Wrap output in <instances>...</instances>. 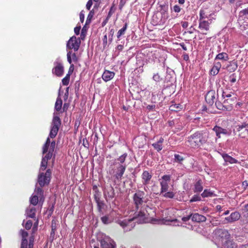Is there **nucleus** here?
Returning a JSON list of instances; mask_svg holds the SVG:
<instances>
[{
	"label": "nucleus",
	"instance_id": "obj_42",
	"mask_svg": "<svg viewBox=\"0 0 248 248\" xmlns=\"http://www.w3.org/2000/svg\"><path fill=\"white\" fill-rule=\"evenodd\" d=\"M180 108L179 107V105L178 104H174L170 106V109L172 111H178V109Z\"/></svg>",
	"mask_w": 248,
	"mask_h": 248
},
{
	"label": "nucleus",
	"instance_id": "obj_37",
	"mask_svg": "<svg viewBox=\"0 0 248 248\" xmlns=\"http://www.w3.org/2000/svg\"><path fill=\"white\" fill-rule=\"evenodd\" d=\"M101 220L105 224H108L111 222V219L107 216H103L101 217Z\"/></svg>",
	"mask_w": 248,
	"mask_h": 248
},
{
	"label": "nucleus",
	"instance_id": "obj_46",
	"mask_svg": "<svg viewBox=\"0 0 248 248\" xmlns=\"http://www.w3.org/2000/svg\"><path fill=\"white\" fill-rule=\"evenodd\" d=\"M229 67H231V68H230L229 69V71L232 72V71H234L237 68V65L236 63H234L232 64H231L229 66Z\"/></svg>",
	"mask_w": 248,
	"mask_h": 248
},
{
	"label": "nucleus",
	"instance_id": "obj_18",
	"mask_svg": "<svg viewBox=\"0 0 248 248\" xmlns=\"http://www.w3.org/2000/svg\"><path fill=\"white\" fill-rule=\"evenodd\" d=\"M104 195L107 201L112 199L115 195L114 188L112 186L106 188L104 191Z\"/></svg>",
	"mask_w": 248,
	"mask_h": 248
},
{
	"label": "nucleus",
	"instance_id": "obj_54",
	"mask_svg": "<svg viewBox=\"0 0 248 248\" xmlns=\"http://www.w3.org/2000/svg\"><path fill=\"white\" fill-rule=\"evenodd\" d=\"M93 15H94V12L93 10H92L89 12V13L88 15L87 18H89V19H92Z\"/></svg>",
	"mask_w": 248,
	"mask_h": 248
},
{
	"label": "nucleus",
	"instance_id": "obj_58",
	"mask_svg": "<svg viewBox=\"0 0 248 248\" xmlns=\"http://www.w3.org/2000/svg\"><path fill=\"white\" fill-rule=\"evenodd\" d=\"M196 31V30L195 28H192V27H191L189 28V30L187 32H185V33L187 32V33L191 34V33H193L194 32V31Z\"/></svg>",
	"mask_w": 248,
	"mask_h": 248
},
{
	"label": "nucleus",
	"instance_id": "obj_12",
	"mask_svg": "<svg viewBox=\"0 0 248 248\" xmlns=\"http://www.w3.org/2000/svg\"><path fill=\"white\" fill-rule=\"evenodd\" d=\"M222 96L224 98H227L224 101V104H229L232 105L235 103L236 100V95L234 93H227L226 92H223Z\"/></svg>",
	"mask_w": 248,
	"mask_h": 248
},
{
	"label": "nucleus",
	"instance_id": "obj_17",
	"mask_svg": "<svg viewBox=\"0 0 248 248\" xmlns=\"http://www.w3.org/2000/svg\"><path fill=\"white\" fill-rule=\"evenodd\" d=\"M216 93L215 91H209L205 95V99L206 102L210 106H212L215 102L216 99Z\"/></svg>",
	"mask_w": 248,
	"mask_h": 248
},
{
	"label": "nucleus",
	"instance_id": "obj_16",
	"mask_svg": "<svg viewBox=\"0 0 248 248\" xmlns=\"http://www.w3.org/2000/svg\"><path fill=\"white\" fill-rule=\"evenodd\" d=\"M208 8L203 7L200 9L199 13V20H207L208 19H212L211 17V14L208 11Z\"/></svg>",
	"mask_w": 248,
	"mask_h": 248
},
{
	"label": "nucleus",
	"instance_id": "obj_6",
	"mask_svg": "<svg viewBox=\"0 0 248 248\" xmlns=\"http://www.w3.org/2000/svg\"><path fill=\"white\" fill-rule=\"evenodd\" d=\"M52 72L57 77H62L64 73V67L62 61L58 58L54 62V67Z\"/></svg>",
	"mask_w": 248,
	"mask_h": 248
},
{
	"label": "nucleus",
	"instance_id": "obj_63",
	"mask_svg": "<svg viewBox=\"0 0 248 248\" xmlns=\"http://www.w3.org/2000/svg\"><path fill=\"white\" fill-rule=\"evenodd\" d=\"M190 217H191V215L190 216H188L186 217H183L182 218V220L183 221L186 222V221H188L190 219Z\"/></svg>",
	"mask_w": 248,
	"mask_h": 248
},
{
	"label": "nucleus",
	"instance_id": "obj_2",
	"mask_svg": "<svg viewBox=\"0 0 248 248\" xmlns=\"http://www.w3.org/2000/svg\"><path fill=\"white\" fill-rule=\"evenodd\" d=\"M145 193L143 191H139L134 194L133 201L137 211L135 213L134 217L132 219L123 220H118V223L122 226L125 231H128L133 227L132 226V220L134 218L137 219V222L139 223H143L146 222V217L145 212L142 210L143 205L145 202L144 201Z\"/></svg>",
	"mask_w": 248,
	"mask_h": 248
},
{
	"label": "nucleus",
	"instance_id": "obj_22",
	"mask_svg": "<svg viewBox=\"0 0 248 248\" xmlns=\"http://www.w3.org/2000/svg\"><path fill=\"white\" fill-rule=\"evenodd\" d=\"M152 177V175L148 171H143L141 175L143 184L145 185L148 184Z\"/></svg>",
	"mask_w": 248,
	"mask_h": 248
},
{
	"label": "nucleus",
	"instance_id": "obj_38",
	"mask_svg": "<svg viewBox=\"0 0 248 248\" xmlns=\"http://www.w3.org/2000/svg\"><path fill=\"white\" fill-rule=\"evenodd\" d=\"M202 201L201 195L196 194L194 195L190 200V202H195Z\"/></svg>",
	"mask_w": 248,
	"mask_h": 248
},
{
	"label": "nucleus",
	"instance_id": "obj_14",
	"mask_svg": "<svg viewBox=\"0 0 248 248\" xmlns=\"http://www.w3.org/2000/svg\"><path fill=\"white\" fill-rule=\"evenodd\" d=\"M213 130L215 132L217 138H220L221 134L227 136H229L231 134V132L229 130L217 125H215L213 128Z\"/></svg>",
	"mask_w": 248,
	"mask_h": 248
},
{
	"label": "nucleus",
	"instance_id": "obj_3",
	"mask_svg": "<svg viewBox=\"0 0 248 248\" xmlns=\"http://www.w3.org/2000/svg\"><path fill=\"white\" fill-rule=\"evenodd\" d=\"M208 139L206 131H199L188 136L186 140V145L194 149H198L205 144Z\"/></svg>",
	"mask_w": 248,
	"mask_h": 248
},
{
	"label": "nucleus",
	"instance_id": "obj_39",
	"mask_svg": "<svg viewBox=\"0 0 248 248\" xmlns=\"http://www.w3.org/2000/svg\"><path fill=\"white\" fill-rule=\"evenodd\" d=\"M219 71V69L213 66L210 70V74L213 76H216L218 73Z\"/></svg>",
	"mask_w": 248,
	"mask_h": 248
},
{
	"label": "nucleus",
	"instance_id": "obj_53",
	"mask_svg": "<svg viewBox=\"0 0 248 248\" xmlns=\"http://www.w3.org/2000/svg\"><path fill=\"white\" fill-rule=\"evenodd\" d=\"M80 30V26L76 27L74 29V32L76 35H78L79 34V31Z\"/></svg>",
	"mask_w": 248,
	"mask_h": 248
},
{
	"label": "nucleus",
	"instance_id": "obj_30",
	"mask_svg": "<svg viewBox=\"0 0 248 248\" xmlns=\"http://www.w3.org/2000/svg\"><path fill=\"white\" fill-rule=\"evenodd\" d=\"M220 60L224 61H227L229 60V56L226 53H220L216 56L215 58V60Z\"/></svg>",
	"mask_w": 248,
	"mask_h": 248
},
{
	"label": "nucleus",
	"instance_id": "obj_56",
	"mask_svg": "<svg viewBox=\"0 0 248 248\" xmlns=\"http://www.w3.org/2000/svg\"><path fill=\"white\" fill-rule=\"evenodd\" d=\"M214 66H215L218 69L220 70L221 66V64L220 62H216L214 63Z\"/></svg>",
	"mask_w": 248,
	"mask_h": 248
},
{
	"label": "nucleus",
	"instance_id": "obj_33",
	"mask_svg": "<svg viewBox=\"0 0 248 248\" xmlns=\"http://www.w3.org/2000/svg\"><path fill=\"white\" fill-rule=\"evenodd\" d=\"M37 184H36V188L34 190V193L36 194V195H37L39 197H41L43 196L44 191L42 189V187H37Z\"/></svg>",
	"mask_w": 248,
	"mask_h": 248
},
{
	"label": "nucleus",
	"instance_id": "obj_23",
	"mask_svg": "<svg viewBox=\"0 0 248 248\" xmlns=\"http://www.w3.org/2000/svg\"><path fill=\"white\" fill-rule=\"evenodd\" d=\"M127 156V153H124L123 155L119 156L118 158L115 159L113 164L115 165H120V164L126 165L125 161Z\"/></svg>",
	"mask_w": 248,
	"mask_h": 248
},
{
	"label": "nucleus",
	"instance_id": "obj_26",
	"mask_svg": "<svg viewBox=\"0 0 248 248\" xmlns=\"http://www.w3.org/2000/svg\"><path fill=\"white\" fill-rule=\"evenodd\" d=\"M163 142L164 139L163 138H160L158 141L153 143L152 146L154 147L155 149L159 152L163 149L162 143Z\"/></svg>",
	"mask_w": 248,
	"mask_h": 248
},
{
	"label": "nucleus",
	"instance_id": "obj_57",
	"mask_svg": "<svg viewBox=\"0 0 248 248\" xmlns=\"http://www.w3.org/2000/svg\"><path fill=\"white\" fill-rule=\"evenodd\" d=\"M242 186L244 187V189H246V188L248 186V181H244L242 183Z\"/></svg>",
	"mask_w": 248,
	"mask_h": 248
},
{
	"label": "nucleus",
	"instance_id": "obj_44",
	"mask_svg": "<svg viewBox=\"0 0 248 248\" xmlns=\"http://www.w3.org/2000/svg\"><path fill=\"white\" fill-rule=\"evenodd\" d=\"M20 233L21 234V235L22 236V239H26V238L27 237V236L28 235V232L24 230H21L20 231Z\"/></svg>",
	"mask_w": 248,
	"mask_h": 248
},
{
	"label": "nucleus",
	"instance_id": "obj_10",
	"mask_svg": "<svg viewBox=\"0 0 248 248\" xmlns=\"http://www.w3.org/2000/svg\"><path fill=\"white\" fill-rule=\"evenodd\" d=\"M101 248H116L115 242L108 236H105L100 240Z\"/></svg>",
	"mask_w": 248,
	"mask_h": 248
},
{
	"label": "nucleus",
	"instance_id": "obj_50",
	"mask_svg": "<svg viewBox=\"0 0 248 248\" xmlns=\"http://www.w3.org/2000/svg\"><path fill=\"white\" fill-rule=\"evenodd\" d=\"M97 203L98 211L99 212H101L102 210V206H103L104 204L102 202H100L99 201H97Z\"/></svg>",
	"mask_w": 248,
	"mask_h": 248
},
{
	"label": "nucleus",
	"instance_id": "obj_7",
	"mask_svg": "<svg viewBox=\"0 0 248 248\" xmlns=\"http://www.w3.org/2000/svg\"><path fill=\"white\" fill-rule=\"evenodd\" d=\"M235 128L236 131L239 132V137L241 138L248 137V122L241 123L237 124Z\"/></svg>",
	"mask_w": 248,
	"mask_h": 248
},
{
	"label": "nucleus",
	"instance_id": "obj_19",
	"mask_svg": "<svg viewBox=\"0 0 248 248\" xmlns=\"http://www.w3.org/2000/svg\"><path fill=\"white\" fill-rule=\"evenodd\" d=\"M115 76V73L108 70H105L102 76V79L107 82L112 79Z\"/></svg>",
	"mask_w": 248,
	"mask_h": 248
},
{
	"label": "nucleus",
	"instance_id": "obj_40",
	"mask_svg": "<svg viewBox=\"0 0 248 248\" xmlns=\"http://www.w3.org/2000/svg\"><path fill=\"white\" fill-rule=\"evenodd\" d=\"M174 156L176 162H181L184 160L183 157L178 154H175Z\"/></svg>",
	"mask_w": 248,
	"mask_h": 248
},
{
	"label": "nucleus",
	"instance_id": "obj_32",
	"mask_svg": "<svg viewBox=\"0 0 248 248\" xmlns=\"http://www.w3.org/2000/svg\"><path fill=\"white\" fill-rule=\"evenodd\" d=\"M127 23H125L124 27L118 31V32H117V38L118 39H120V37L122 35L124 34L125 31L127 29Z\"/></svg>",
	"mask_w": 248,
	"mask_h": 248
},
{
	"label": "nucleus",
	"instance_id": "obj_55",
	"mask_svg": "<svg viewBox=\"0 0 248 248\" xmlns=\"http://www.w3.org/2000/svg\"><path fill=\"white\" fill-rule=\"evenodd\" d=\"M73 70H74V64L71 63V65L69 67V71H68V72L67 74H70V75H71V74H72V73L73 71Z\"/></svg>",
	"mask_w": 248,
	"mask_h": 248
},
{
	"label": "nucleus",
	"instance_id": "obj_59",
	"mask_svg": "<svg viewBox=\"0 0 248 248\" xmlns=\"http://www.w3.org/2000/svg\"><path fill=\"white\" fill-rule=\"evenodd\" d=\"M188 23L187 22L185 21L182 23V26L183 28H186L188 27Z\"/></svg>",
	"mask_w": 248,
	"mask_h": 248
},
{
	"label": "nucleus",
	"instance_id": "obj_61",
	"mask_svg": "<svg viewBox=\"0 0 248 248\" xmlns=\"http://www.w3.org/2000/svg\"><path fill=\"white\" fill-rule=\"evenodd\" d=\"M179 45L182 47V48L185 51L187 50V47L185 44L184 43H180Z\"/></svg>",
	"mask_w": 248,
	"mask_h": 248
},
{
	"label": "nucleus",
	"instance_id": "obj_47",
	"mask_svg": "<svg viewBox=\"0 0 248 248\" xmlns=\"http://www.w3.org/2000/svg\"><path fill=\"white\" fill-rule=\"evenodd\" d=\"M239 15L240 16H243L245 15L248 16V7L241 11L239 13Z\"/></svg>",
	"mask_w": 248,
	"mask_h": 248
},
{
	"label": "nucleus",
	"instance_id": "obj_45",
	"mask_svg": "<svg viewBox=\"0 0 248 248\" xmlns=\"http://www.w3.org/2000/svg\"><path fill=\"white\" fill-rule=\"evenodd\" d=\"M114 30L112 29H111L109 31V35H108V39H109V41L110 43L112 41L113 36L114 35Z\"/></svg>",
	"mask_w": 248,
	"mask_h": 248
},
{
	"label": "nucleus",
	"instance_id": "obj_13",
	"mask_svg": "<svg viewBox=\"0 0 248 248\" xmlns=\"http://www.w3.org/2000/svg\"><path fill=\"white\" fill-rule=\"evenodd\" d=\"M126 168V165L120 164L116 167L115 177L118 180H121Z\"/></svg>",
	"mask_w": 248,
	"mask_h": 248
},
{
	"label": "nucleus",
	"instance_id": "obj_20",
	"mask_svg": "<svg viewBox=\"0 0 248 248\" xmlns=\"http://www.w3.org/2000/svg\"><path fill=\"white\" fill-rule=\"evenodd\" d=\"M203 183L202 180L199 179L194 184L193 191L194 193H200L203 190Z\"/></svg>",
	"mask_w": 248,
	"mask_h": 248
},
{
	"label": "nucleus",
	"instance_id": "obj_51",
	"mask_svg": "<svg viewBox=\"0 0 248 248\" xmlns=\"http://www.w3.org/2000/svg\"><path fill=\"white\" fill-rule=\"evenodd\" d=\"M92 5H93L92 0H89L86 4V8L88 10H90Z\"/></svg>",
	"mask_w": 248,
	"mask_h": 248
},
{
	"label": "nucleus",
	"instance_id": "obj_24",
	"mask_svg": "<svg viewBox=\"0 0 248 248\" xmlns=\"http://www.w3.org/2000/svg\"><path fill=\"white\" fill-rule=\"evenodd\" d=\"M67 61L71 64L72 62H77L78 58L75 53H72V51H69L67 54Z\"/></svg>",
	"mask_w": 248,
	"mask_h": 248
},
{
	"label": "nucleus",
	"instance_id": "obj_31",
	"mask_svg": "<svg viewBox=\"0 0 248 248\" xmlns=\"http://www.w3.org/2000/svg\"><path fill=\"white\" fill-rule=\"evenodd\" d=\"M214 195V193L209 190L205 189L201 194V196L203 198L212 197Z\"/></svg>",
	"mask_w": 248,
	"mask_h": 248
},
{
	"label": "nucleus",
	"instance_id": "obj_27",
	"mask_svg": "<svg viewBox=\"0 0 248 248\" xmlns=\"http://www.w3.org/2000/svg\"><path fill=\"white\" fill-rule=\"evenodd\" d=\"M36 208L34 207L30 206L26 209V213L27 216L31 218H35Z\"/></svg>",
	"mask_w": 248,
	"mask_h": 248
},
{
	"label": "nucleus",
	"instance_id": "obj_49",
	"mask_svg": "<svg viewBox=\"0 0 248 248\" xmlns=\"http://www.w3.org/2000/svg\"><path fill=\"white\" fill-rule=\"evenodd\" d=\"M181 8L177 5H175L173 7V10L176 13H179L180 12Z\"/></svg>",
	"mask_w": 248,
	"mask_h": 248
},
{
	"label": "nucleus",
	"instance_id": "obj_28",
	"mask_svg": "<svg viewBox=\"0 0 248 248\" xmlns=\"http://www.w3.org/2000/svg\"><path fill=\"white\" fill-rule=\"evenodd\" d=\"M221 244L222 246V248H237L236 244L230 239L228 240L227 242H225Z\"/></svg>",
	"mask_w": 248,
	"mask_h": 248
},
{
	"label": "nucleus",
	"instance_id": "obj_36",
	"mask_svg": "<svg viewBox=\"0 0 248 248\" xmlns=\"http://www.w3.org/2000/svg\"><path fill=\"white\" fill-rule=\"evenodd\" d=\"M38 197L37 195H33L30 200L31 203L33 205H36L38 202Z\"/></svg>",
	"mask_w": 248,
	"mask_h": 248
},
{
	"label": "nucleus",
	"instance_id": "obj_4",
	"mask_svg": "<svg viewBox=\"0 0 248 248\" xmlns=\"http://www.w3.org/2000/svg\"><path fill=\"white\" fill-rule=\"evenodd\" d=\"M170 175H164L161 177L160 182L161 189L160 195L166 198L173 199L175 193L171 191H168L169 186V183L170 181Z\"/></svg>",
	"mask_w": 248,
	"mask_h": 248
},
{
	"label": "nucleus",
	"instance_id": "obj_5",
	"mask_svg": "<svg viewBox=\"0 0 248 248\" xmlns=\"http://www.w3.org/2000/svg\"><path fill=\"white\" fill-rule=\"evenodd\" d=\"M51 174L50 169H48L45 174L43 172L40 173L38 176L37 184H38L41 187L48 185L50 181Z\"/></svg>",
	"mask_w": 248,
	"mask_h": 248
},
{
	"label": "nucleus",
	"instance_id": "obj_15",
	"mask_svg": "<svg viewBox=\"0 0 248 248\" xmlns=\"http://www.w3.org/2000/svg\"><path fill=\"white\" fill-rule=\"evenodd\" d=\"M240 217V214L238 212L232 213L230 216L226 217L223 220L224 223H232L238 220Z\"/></svg>",
	"mask_w": 248,
	"mask_h": 248
},
{
	"label": "nucleus",
	"instance_id": "obj_34",
	"mask_svg": "<svg viewBox=\"0 0 248 248\" xmlns=\"http://www.w3.org/2000/svg\"><path fill=\"white\" fill-rule=\"evenodd\" d=\"M163 78L161 77V76L159 74V73H157L156 74H154L153 76V79L156 83H159L163 80Z\"/></svg>",
	"mask_w": 248,
	"mask_h": 248
},
{
	"label": "nucleus",
	"instance_id": "obj_35",
	"mask_svg": "<svg viewBox=\"0 0 248 248\" xmlns=\"http://www.w3.org/2000/svg\"><path fill=\"white\" fill-rule=\"evenodd\" d=\"M70 74H67L66 76L62 79V83L64 86L68 85L70 80Z\"/></svg>",
	"mask_w": 248,
	"mask_h": 248
},
{
	"label": "nucleus",
	"instance_id": "obj_25",
	"mask_svg": "<svg viewBox=\"0 0 248 248\" xmlns=\"http://www.w3.org/2000/svg\"><path fill=\"white\" fill-rule=\"evenodd\" d=\"M222 157H223L226 163L228 162L230 164H236L238 163L237 160L229 155L227 154H222Z\"/></svg>",
	"mask_w": 248,
	"mask_h": 248
},
{
	"label": "nucleus",
	"instance_id": "obj_1",
	"mask_svg": "<svg viewBox=\"0 0 248 248\" xmlns=\"http://www.w3.org/2000/svg\"><path fill=\"white\" fill-rule=\"evenodd\" d=\"M53 115L49 136L43 146V154L44 155L47 152V153L42 157L40 167V170H44L46 168L47 161L52 157L56 146L55 141L53 140L50 142V138L53 139L56 136L61 124V121L59 117L55 115V113H54Z\"/></svg>",
	"mask_w": 248,
	"mask_h": 248
},
{
	"label": "nucleus",
	"instance_id": "obj_52",
	"mask_svg": "<svg viewBox=\"0 0 248 248\" xmlns=\"http://www.w3.org/2000/svg\"><path fill=\"white\" fill-rule=\"evenodd\" d=\"M79 18H80V21H81V22L83 23L84 21V14L83 13V11L80 12V13L79 14Z\"/></svg>",
	"mask_w": 248,
	"mask_h": 248
},
{
	"label": "nucleus",
	"instance_id": "obj_41",
	"mask_svg": "<svg viewBox=\"0 0 248 248\" xmlns=\"http://www.w3.org/2000/svg\"><path fill=\"white\" fill-rule=\"evenodd\" d=\"M20 248H28V240L27 239H22Z\"/></svg>",
	"mask_w": 248,
	"mask_h": 248
},
{
	"label": "nucleus",
	"instance_id": "obj_21",
	"mask_svg": "<svg viewBox=\"0 0 248 248\" xmlns=\"http://www.w3.org/2000/svg\"><path fill=\"white\" fill-rule=\"evenodd\" d=\"M192 220L196 222H204L206 221V218L204 216L200 215L198 213H195L191 215Z\"/></svg>",
	"mask_w": 248,
	"mask_h": 248
},
{
	"label": "nucleus",
	"instance_id": "obj_43",
	"mask_svg": "<svg viewBox=\"0 0 248 248\" xmlns=\"http://www.w3.org/2000/svg\"><path fill=\"white\" fill-rule=\"evenodd\" d=\"M32 225V221L31 220H29L26 222L25 225V227L27 230H30L31 228Z\"/></svg>",
	"mask_w": 248,
	"mask_h": 248
},
{
	"label": "nucleus",
	"instance_id": "obj_62",
	"mask_svg": "<svg viewBox=\"0 0 248 248\" xmlns=\"http://www.w3.org/2000/svg\"><path fill=\"white\" fill-rule=\"evenodd\" d=\"M103 41L104 45H106L107 43V34H105L104 36Z\"/></svg>",
	"mask_w": 248,
	"mask_h": 248
},
{
	"label": "nucleus",
	"instance_id": "obj_64",
	"mask_svg": "<svg viewBox=\"0 0 248 248\" xmlns=\"http://www.w3.org/2000/svg\"><path fill=\"white\" fill-rule=\"evenodd\" d=\"M238 248H248V243L245 245H240Z\"/></svg>",
	"mask_w": 248,
	"mask_h": 248
},
{
	"label": "nucleus",
	"instance_id": "obj_60",
	"mask_svg": "<svg viewBox=\"0 0 248 248\" xmlns=\"http://www.w3.org/2000/svg\"><path fill=\"white\" fill-rule=\"evenodd\" d=\"M216 209L217 211H218L219 213H221V211H222L223 210L222 209V207L219 205H218L216 206Z\"/></svg>",
	"mask_w": 248,
	"mask_h": 248
},
{
	"label": "nucleus",
	"instance_id": "obj_11",
	"mask_svg": "<svg viewBox=\"0 0 248 248\" xmlns=\"http://www.w3.org/2000/svg\"><path fill=\"white\" fill-rule=\"evenodd\" d=\"M199 28L201 31L202 33L203 34H206L207 32L210 29V25L212 23V19L199 20Z\"/></svg>",
	"mask_w": 248,
	"mask_h": 248
},
{
	"label": "nucleus",
	"instance_id": "obj_9",
	"mask_svg": "<svg viewBox=\"0 0 248 248\" xmlns=\"http://www.w3.org/2000/svg\"><path fill=\"white\" fill-rule=\"evenodd\" d=\"M215 234L221 244L227 242L230 239V234L228 231L223 229H218L216 231Z\"/></svg>",
	"mask_w": 248,
	"mask_h": 248
},
{
	"label": "nucleus",
	"instance_id": "obj_48",
	"mask_svg": "<svg viewBox=\"0 0 248 248\" xmlns=\"http://www.w3.org/2000/svg\"><path fill=\"white\" fill-rule=\"evenodd\" d=\"M230 81L231 83H233L236 82V79L235 74H232V75H231L230 77Z\"/></svg>",
	"mask_w": 248,
	"mask_h": 248
},
{
	"label": "nucleus",
	"instance_id": "obj_29",
	"mask_svg": "<svg viewBox=\"0 0 248 248\" xmlns=\"http://www.w3.org/2000/svg\"><path fill=\"white\" fill-rule=\"evenodd\" d=\"M62 101L61 98L59 96H58L55 102V109L57 111H60L61 112H62Z\"/></svg>",
	"mask_w": 248,
	"mask_h": 248
},
{
	"label": "nucleus",
	"instance_id": "obj_8",
	"mask_svg": "<svg viewBox=\"0 0 248 248\" xmlns=\"http://www.w3.org/2000/svg\"><path fill=\"white\" fill-rule=\"evenodd\" d=\"M80 44L79 38H77L75 36H73L70 38L66 44V48L74 49V51L78 50Z\"/></svg>",
	"mask_w": 248,
	"mask_h": 248
}]
</instances>
